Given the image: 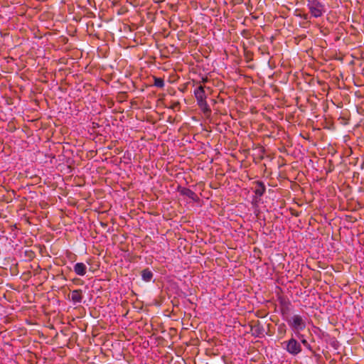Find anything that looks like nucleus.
I'll return each mask as SVG.
<instances>
[{"mask_svg":"<svg viewBox=\"0 0 364 364\" xmlns=\"http://www.w3.org/2000/svg\"><path fill=\"white\" fill-rule=\"evenodd\" d=\"M307 7L311 16L318 18L326 12V8L320 0H307Z\"/></svg>","mask_w":364,"mask_h":364,"instance_id":"f257e3e1","label":"nucleus"},{"mask_svg":"<svg viewBox=\"0 0 364 364\" xmlns=\"http://www.w3.org/2000/svg\"><path fill=\"white\" fill-rule=\"evenodd\" d=\"M286 321L291 328V330L297 335L300 333L306 328V322L303 317L300 315H294L290 318H287Z\"/></svg>","mask_w":364,"mask_h":364,"instance_id":"f03ea898","label":"nucleus"},{"mask_svg":"<svg viewBox=\"0 0 364 364\" xmlns=\"http://www.w3.org/2000/svg\"><path fill=\"white\" fill-rule=\"evenodd\" d=\"M282 345H285L284 348L291 355H297L301 352V346L300 343L294 338L291 337L289 340L284 341Z\"/></svg>","mask_w":364,"mask_h":364,"instance_id":"7ed1b4c3","label":"nucleus"},{"mask_svg":"<svg viewBox=\"0 0 364 364\" xmlns=\"http://www.w3.org/2000/svg\"><path fill=\"white\" fill-rule=\"evenodd\" d=\"M279 309L283 318L286 321L287 318H290L291 311V304L289 300L280 297L279 299Z\"/></svg>","mask_w":364,"mask_h":364,"instance_id":"20e7f679","label":"nucleus"},{"mask_svg":"<svg viewBox=\"0 0 364 364\" xmlns=\"http://www.w3.org/2000/svg\"><path fill=\"white\" fill-rule=\"evenodd\" d=\"M178 190L181 195L187 196L189 198L192 199L193 201H198L199 200V198L197 196V194L194 191L188 188L179 186Z\"/></svg>","mask_w":364,"mask_h":364,"instance_id":"39448f33","label":"nucleus"},{"mask_svg":"<svg viewBox=\"0 0 364 364\" xmlns=\"http://www.w3.org/2000/svg\"><path fill=\"white\" fill-rule=\"evenodd\" d=\"M253 184L255 185V193L257 196H262L266 191V187L264 183L261 181H256L253 182Z\"/></svg>","mask_w":364,"mask_h":364,"instance_id":"423d86ee","label":"nucleus"},{"mask_svg":"<svg viewBox=\"0 0 364 364\" xmlns=\"http://www.w3.org/2000/svg\"><path fill=\"white\" fill-rule=\"evenodd\" d=\"M194 95L197 102L206 100V95L204 90V87L203 85H200L197 89L195 90Z\"/></svg>","mask_w":364,"mask_h":364,"instance_id":"0eeeda50","label":"nucleus"},{"mask_svg":"<svg viewBox=\"0 0 364 364\" xmlns=\"http://www.w3.org/2000/svg\"><path fill=\"white\" fill-rule=\"evenodd\" d=\"M251 331L252 332V336L255 337H261L263 335L264 328L260 324L259 321H257L255 324L251 326Z\"/></svg>","mask_w":364,"mask_h":364,"instance_id":"6e6552de","label":"nucleus"},{"mask_svg":"<svg viewBox=\"0 0 364 364\" xmlns=\"http://www.w3.org/2000/svg\"><path fill=\"white\" fill-rule=\"evenodd\" d=\"M74 272L79 276H84L87 272V267L82 262H77L74 265Z\"/></svg>","mask_w":364,"mask_h":364,"instance_id":"1a4fd4ad","label":"nucleus"},{"mask_svg":"<svg viewBox=\"0 0 364 364\" xmlns=\"http://www.w3.org/2000/svg\"><path fill=\"white\" fill-rule=\"evenodd\" d=\"M82 291L81 289H75L71 292V300L73 303H80L82 300Z\"/></svg>","mask_w":364,"mask_h":364,"instance_id":"9d476101","label":"nucleus"},{"mask_svg":"<svg viewBox=\"0 0 364 364\" xmlns=\"http://www.w3.org/2000/svg\"><path fill=\"white\" fill-rule=\"evenodd\" d=\"M197 103H198L199 108L201 109V111L205 116H207V117L210 116L212 111H211V109L210 108L209 105H208L206 100L199 102Z\"/></svg>","mask_w":364,"mask_h":364,"instance_id":"9b49d317","label":"nucleus"},{"mask_svg":"<svg viewBox=\"0 0 364 364\" xmlns=\"http://www.w3.org/2000/svg\"><path fill=\"white\" fill-rule=\"evenodd\" d=\"M142 279L146 282H149L154 277L152 271L149 268H146L141 272Z\"/></svg>","mask_w":364,"mask_h":364,"instance_id":"f8f14e48","label":"nucleus"},{"mask_svg":"<svg viewBox=\"0 0 364 364\" xmlns=\"http://www.w3.org/2000/svg\"><path fill=\"white\" fill-rule=\"evenodd\" d=\"M296 337L301 341V343L311 352H314V350L309 342L305 339L304 336L301 333L296 335Z\"/></svg>","mask_w":364,"mask_h":364,"instance_id":"ddd939ff","label":"nucleus"},{"mask_svg":"<svg viewBox=\"0 0 364 364\" xmlns=\"http://www.w3.org/2000/svg\"><path fill=\"white\" fill-rule=\"evenodd\" d=\"M287 330L285 323H282L278 326L277 332L280 338H283L286 335Z\"/></svg>","mask_w":364,"mask_h":364,"instance_id":"4468645a","label":"nucleus"},{"mask_svg":"<svg viewBox=\"0 0 364 364\" xmlns=\"http://www.w3.org/2000/svg\"><path fill=\"white\" fill-rule=\"evenodd\" d=\"M153 78H154V86L159 87V88H163L164 87V80L163 78L157 77L155 76H154Z\"/></svg>","mask_w":364,"mask_h":364,"instance_id":"2eb2a0df","label":"nucleus"},{"mask_svg":"<svg viewBox=\"0 0 364 364\" xmlns=\"http://www.w3.org/2000/svg\"><path fill=\"white\" fill-rule=\"evenodd\" d=\"M24 255H25V257L28 260H32L36 257V254L33 250H26L24 252Z\"/></svg>","mask_w":364,"mask_h":364,"instance_id":"dca6fc26","label":"nucleus"},{"mask_svg":"<svg viewBox=\"0 0 364 364\" xmlns=\"http://www.w3.org/2000/svg\"><path fill=\"white\" fill-rule=\"evenodd\" d=\"M180 107H181L180 102L178 101H176V102H172V104L168 107V108L173 109V110H175V109L179 110Z\"/></svg>","mask_w":364,"mask_h":364,"instance_id":"f3484780","label":"nucleus"},{"mask_svg":"<svg viewBox=\"0 0 364 364\" xmlns=\"http://www.w3.org/2000/svg\"><path fill=\"white\" fill-rule=\"evenodd\" d=\"M241 35L245 38H250V33L248 30H246V29H245L242 31Z\"/></svg>","mask_w":364,"mask_h":364,"instance_id":"a211bd4d","label":"nucleus"},{"mask_svg":"<svg viewBox=\"0 0 364 364\" xmlns=\"http://www.w3.org/2000/svg\"><path fill=\"white\" fill-rule=\"evenodd\" d=\"M252 53L251 52L245 51V55L246 58H248L247 61L252 60Z\"/></svg>","mask_w":364,"mask_h":364,"instance_id":"6ab92c4d","label":"nucleus"},{"mask_svg":"<svg viewBox=\"0 0 364 364\" xmlns=\"http://www.w3.org/2000/svg\"><path fill=\"white\" fill-rule=\"evenodd\" d=\"M208 81V77H203L202 78V82L205 83Z\"/></svg>","mask_w":364,"mask_h":364,"instance_id":"aec40b11","label":"nucleus"},{"mask_svg":"<svg viewBox=\"0 0 364 364\" xmlns=\"http://www.w3.org/2000/svg\"><path fill=\"white\" fill-rule=\"evenodd\" d=\"M308 16L309 15L307 14H305L302 16L303 18L305 19V20H307L308 19Z\"/></svg>","mask_w":364,"mask_h":364,"instance_id":"412c9836","label":"nucleus"},{"mask_svg":"<svg viewBox=\"0 0 364 364\" xmlns=\"http://www.w3.org/2000/svg\"><path fill=\"white\" fill-rule=\"evenodd\" d=\"M292 215H295V216H299V213H296V212H294V213H292Z\"/></svg>","mask_w":364,"mask_h":364,"instance_id":"4be33fe9","label":"nucleus"},{"mask_svg":"<svg viewBox=\"0 0 364 364\" xmlns=\"http://www.w3.org/2000/svg\"><path fill=\"white\" fill-rule=\"evenodd\" d=\"M292 215H295V216H299V213H296V212H294V213H292Z\"/></svg>","mask_w":364,"mask_h":364,"instance_id":"5701e85b","label":"nucleus"}]
</instances>
